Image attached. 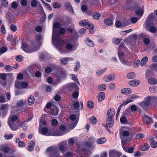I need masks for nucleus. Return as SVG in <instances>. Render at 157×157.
<instances>
[{
  "label": "nucleus",
  "mask_w": 157,
  "mask_h": 157,
  "mask_svg": "<svg viewBox=\"0 0 157 157\" xmlns=\"http://www.w3.org/2000/svg\"><path fill=\"white\" fill-rule=\"evenodd\" d=\"M64 44H66V47L67 49L68 50H71L73 48V45L69 41H66L63 40L61 42L59 41H58L56 45V47L57 48L59 49L60 52H62V51L65 50H63L61 48V45Z\"/></svg>",
  "instance_id": "1"
},
{
  "label": "nucleus",
  "mask_w": 157,
  "mask_h": 157,
  "mask_svg": "<svg viewBox=\"0 0 157 157\" xmlns=\"http://www.w3.org/2000/svg\"><path fill=\"white\" fill-rule=\"evenodd\" d=\"M21 48L25 52L28 53H32L37 50L34 49L33 47L28 45L25 42L22 43Z\"/></svg>",
  "instance_id": "2"
},
{
  "label": "nucleus",
  "mask_w": 157,
  "mask_h": 157,
  "mask_svg": "<svg viewBox=\"0 0 157 157\" xmlns=\"http://www.w3.org/2000/svg\"><path fill=\"white\" fill-rule=\"evenodd\" d=\"M118 54L120 61L124 65L128 66L129 65V62L127 61L126 59H125V57L126 56H125V54L120 50V51H118Z\"/></svg>",
  "instance_id": "3"
},
{
  "label": "nucleus",
  "mask_w": 157,
  "mask_h": 157,
  "mask_svg": "<svg viewBox=\"0 0 157 157\" xmlns=\"http://www.w3.org/2000/svg\"><path fill=\"white\" fill-rule=\"evenodd\" d=\"M151 97L150 96H148L145 99L144 101H142L140 103V105L144 109H145L146 107L148 106L150 103Z\"/></svg>",
  "instance_id": "4"
},
{
  "label": "nucleus",
  "mask_w": 157,
  "mask_h": 157,
  "mask_svg": "<svg viewBox=\"0 0 157 157\" xmlns=\"http://www.w3.org/2000/svg\"><path fill=\"white\" fill-rule=\"evenodd\" d=\"M67 88L69 90L71 91H78L79 90L77 85L75 82H72L69 84L67 86Z\"/></svg>",
  "instance_id": "5"
},
{
  "label": "nucleus",
  "mask_w": 157,
  "mask_h": 157,
  "mask_svg": "<svg viewBox=\"0 0 157 157\" xmlns=\"http://www.w3.org/2000/svg\"><path fill=\"white\" fill-rule=\"evenodd\" d=\"M114 120L112 117H108L106 121V124H102V125L103 126H107L109 128H111L113 125Z\"/></svg>",
  "instance_id": "6"
},
{
  "label": "nucleus",
  "mask_w": 157,
  "mask_h": 157,
  "mask_svg": "<svg viewBox=\"0 0 157 157\" xmlns=\"http://www.w3.org/2000/svg\"><path fill=\"white\" fill-rule=\"evenodd\" d=\"M8 104H2L0 106V109L3 113V114H2L3 116H5L6 115L8 110Z\"/></svg>",
  "instance_id": "7"
},
{
  "label": "nucleus",
  "mask_w": 157,
  "mask_h": 157,
  "mask_svg": "<svg viewBox=\"0 0 157 157\" xmlns=\"http://www.w3.org/2000/svg\"><path fill=\"white\" fill-rule=\"evenodd\" d=\"M18 121H16V123L8 122V125L11 129L14 131H16L18 129Z\"/></svg>",
  "instance_id": "8"
},
{
  "label": "nucleus",
  "mask_w": 157,
  "mask_h": 157,
  "mask_svg": "<svg viewBox=\"0 0 157 157\" xmlns=\"http://www.w3.org/2000/svg\"><path fill=\"white\" fill-rule=\"evenodd\" d=\"M115 110L113 108L109 109L107 113V115L108 117H114L115 113Z\"/></svg>",
  "instance_id": "9"
},
{
  "label": "nucleus",
  "mask_w": 157,
  "mask_h": 157,
  "mask_svg": "<svg viewBox=\"0 0 157 157\" xmlns=\"http://www.w3.org/2000/svg\"><path fill=\"white\" fill-rule=\"evenodd\" d=\"M0 150L1 151L6 154H8L10 151V147L5 145H2L0 147Z\"/></svg>",
  "instance_id": "10"
},
{
  "label": "nucleus",
  "mask_w": 157,
  "mask_h": 157,
  "mask_svg": "<svg viewBox=\"0 0 157 157\" xmlns=\"http://www.w3.org/2000/svg\"><path fill=\"white\" fill-rule=\"evenodd\" d=\"M105 94L103 92H100L98 95V102H100L104 100L105 98Z\"/></svg>",
  "instance_id": "11"
},
{
  "label": "nucleus",
  "mask_w": 157,
  "mask_h": 157,
  "mask_svg": "<svg viewBox=\"0 0 157 157\" xmlns=\"http://www.w3.org/2000/svg\"><path fill=\"white\" fill-rule=\"evenodd\" d=\"M18 117L17 115H13L10 116L8 120V122L16 123Z\"/></svg>",
  "instance_id": "12"
},
{
  "label": "nucleus",
  "mask_w": 157,
  "mask_h": 157,
  "mask_svg": "<svg viewBox=\"0 0 157 157\" xmlns=\"http://www.w3.org/2000/svg\"><path fill=\"white\" fill-rule=\"evenodd\" d=\"M91 23L88 22L87 20H83L80 21L79 22V25L82 27L88 26V27Z\"/></svg>",
  "instance_id": "13"
},
{
  "label": "nucleus",
  "mask_w": 157,
  "mask_h": 157,
  "mask_svg": "<svg viewBox=\"0 0 157 157\" xmlns=\"http://www.w3.org/2000/svg\"><path fill=\"white\" fill-rule=\"evenodd\" d=\"M121 93L124 95L129 94L132 92V90L129 88H124L122 89L121 91Z\"/></svg>",
  "instance_id": "14"
},
{
  "label": "nucleus",
  "mask_w": 157,
  "mask_h": 157,
  "mask_svg": "<svg viewBox=\"0 0 157 157\" xmlns=\"http://www.w3.org/2000/svg\"><path fill=\"white\" fill-rule=\"evenodd\" d=\"M140 82L139 80L134 79L129 82V84L132 86H136L140 84Z\"/></svg>",
  "instance_id": "15"
},
{
  "label": "nucleus",
  "mask_w": 157,
  "mask_h": 157,
  "mask_svg": "<svg viewBox=\"0 0 157 157\" xmlns=\"http://www.w3.org/2000/svg\"><path fill=\"white\" fill-rule=\"evenodd\" d=\"M65 7L66 10L71 12H74V10L71 3L69 2H66L65 3Z\"/></svg>",
  "instance_id": "16"
},
{
  "label": "nucleus",
  "mask_w": 157,
  "mask_h": 157,
  "mask_svg": "<svg viewBox=\"0 0 157 157\" xmlns=\"http://www.w3.org/2000/svg\"><path fill=\"white\" fill-rule=\"evenodd\" d=\"M29 145L28 147V150L30 151H33L34 149V147L35 145V142L33 141H31L29 143Z\"/></svg>",
  "instance_id": "17"
},
{
  "label": "nucleus",
  "mask_w": 157,
  "mask_h": 157,
  "mask_svg": "<svg viewBox=\"0 0 157 157\" xmlns=\"http://www.w3.org/2000/svg\"><path fill=\"white\" fill-rule=\"evenodd\" d=\"M104 22L105 24L109 26L112 25L113 24L112 20L109 18H105L104 20Z\"/></svg>",
  "instance_id": "18"
},
{
  "label": "nucleus",
  "mask_w": 157,
  "mask_h": 157,
  "mask_svg": "<svg viewBox=\"0 0 157 157\" xmlns=\"http://www.w3.org/2000/svg\"><path fill=\"white\" fill-rule=\"evenodd\" d=\"M107 68H105L103 69H99L97 71L96 74L98 76L102 75L107 71Z\"/></svg>",
  "instance_id": "19"
},
{
  "label": "nucleus",
  "mask_w": 157,
  "mask_h": 157,
  "mask_svg": "<svg viewBox=\"0 0 157 157\" xmlns=\"http://www.w3.org/2000/svg\"><path fill=\"white\" fill-rule=\"evenodd\" d=\"M144 119L146 124H148L152 122V119L150 117L146 115H144Z\"/></svg>",
  "instance_id": "20"
},
{
  "label": "nucleus",
  "mask_w": 157,
  "mask_h": 157,
  "mask_svg": "<svg viewBox=\"0 0 157 157\" xmlns=\"http://www.w3.org/2000/svg\"><path fill=\"white\" fill-rule=\"evenodd\" d=\"M132 101V100H127L126 101L123 102L119 106L117 110L120 111L122 106L126 105L128 103Z\"/></svg>",
  "instance_id": "21"
},
{
  "label": "nucleus",
  "mask_w": 157,
  "mask_h": 157,
  "mask_svg": "<svg viewBox=\"0 0 157 157\" xmlns=\"http://www.w3.org/2000/svg\"><path fill=\"white\" fill-rule=\"evenodd\" d=\"M148 60V58L147 56H145L142 59L141 62H140V65L141 66L145 65Z\"/></svg>",
  "instance_id": "22"
},
{
  "label": "nucleus",
  "mask_w": 157,
  "mask_h": 157,
  "mask_svg": "<svg viewBox=\"0 0 157 157\" xmlns=\"http://www.w3.org/2000/svg\"><path fill=\"white\" fill-rule=\"evenodd\" d=\"M126 57L127 59V61L129 60L130 62H132L133 59V54L131 52H128L127 55H126Z\"/></svg>",
  "instance_id": "23"
},
{
  "label": "nucleus",
  "mask_w": 157,
  "mask_h": 157,
  "mask_svg": "<svg viewBox=\"0 0 157 157\" xmlns=\"http://www.w3.org/2000/svg\"><path fill=\"white\" fill-rule=\"evenodd\" d=\"M148 82L150 84H155L157 83V80L155 78H151L148 79Z\"/></svg>",
  "instance_id": "24"
},
{
  "label": "nucleus",
  "mask_w": 157,
  "mask_h": 157,
  "mask_svg": "<svg viewBox=\"0 0 157 157\" xmlns=\"http://www.w3.org/2000/svg\"><path fill=\"white\" fill-rule=\"evenodd\" d=\"M35 100V98L33 95L30 96L28 99L29 104V105L33 104Z\"/></svg>",
  "instance_id": "25"
},
{
  "label": "nucleus",
  "mask_w": 157,
  "mask_h": 157,
  "mask_svg": "<svg viewBox=\"0 0 157 157\" xmlns=\"http://www.w3.org/2000/svg\"><path fill=\"white\" fill-rule=\"evenodd\" d=\"M121 40V39L114 37L112 39V41L113 44L116 45H118Z\"/></svg>",
  "instance_id": "26"
},
{
  "label": "nucleus",
  "mask_w": 157,
  "mask_h": 157,
  "mask_svg": "<svg viewBox=\"0 0 157 157\" xmlns=\"http://www.w3.org/2000/svg\"><path fill=\"white\" fill-rule=\"evenodd\" d=\"M101 14L99 12H95L92 15L93 18L96 20H98L101 17Z\"/></svg>",
  "instance_id": "27"
},
{
  "label": "nucleus",
  "mask_w": 157,
  "mask_h": 157,
  "mask_svg": "<svg viewBox=\"0 0 157 157\" xmlns=\"http://www.w3.org/2000/svg\"><path fill=\"white\" fill-rule=\"evenodd\" d=\"M86 44L90 47H93L94 46V44L93 42L90 40L89 38H86L85 40Z\"/></svg>",
  "instance_id": "28"
},
{
  "label": "nucleus",
  "mask_w": 157,
  "mask_h": 157,
  "mask_svg": "<svg viewBox=\"0 0 157 157\" xmlns=\"http://www.w3.org/2000/svg\"><path fill=\"white\" fill-rule=\"evenodd\" d=\"M149 147L150 146L148 144H144L141 147L140 149L142 151H147L149 149Z\"/></svg>",
  "instance_id": "29"
},
{
  "label": "nucleus",
  "mask_w": 157,
  "mask_h": 157,
  "mask_svg": "<svg viewBox=\"0 0 157 157\" xmlns=\"http://www.w3.org/2000/svg\"><path fill=\"white\" fill-rule=\"evenodd\" d=\"M127 77L128 79H133L135 78V74L133 72H130L127 74Z\"/></svg>",
  "instance_id": "30"
},
{
  "label": "nucleus",
  "mask_w": 157,
  "mask_h": 157,
  "mask_svg": "<svg viewBox=\"0 0 157 157\" xmlns=\"http://www.w3.org/2000/svg\"><path fill=\"white\" fill-rule=\"evenodd\" d=\"M121 123L122 124H127L128 121L125 117L121 116L120 119Z\"/></svg>",
  "instance_id": "31"
},
{
  "label": "nucleus",
  "mask_w": 157,
  "mask_h": 157,
  "mask_svg": "<svg viewBox=\"0 0 157 157\" xmlns=\"http://www.w3.org/2000/svg\"><path fill=\"white\" fill-rule=\"evenodd\" d=\"M107 139L105 138L102 137L99 138L97 144H102L105 142Z\"/></svg>",
  "instance_id": "32"
},
{
  "label": "nucleus",
  "mask_w": 157,
  "mask_h": 157,
  "mask_svg": "<svg viewBox=\"0 0 157 157\" xmlns=\"http://www.w3.org/2000/svg\"><path fill=\"white\" fill-rule=\"evenodd\" d=\"M87 105L89 109H92L94 106V103L92 101L90 100L87 101Z\"/></svg>",
  "instance_id": "33"
},
{
  "label": "nucleus",
  "mask_w": 157,
  "mask_h": 157,
  "mask_svg": "<svg viewBox=\"0 0 157 157\" xmlns=\"http://www.w3.org/2000/svg\"><path fill=\"white\" fill-rule=\"evenodd\" d=\"M90 121L91 124H95L97 123L98 120L94 116H92L90 118Z\"/></svg>",
  "instance_id": "34"
},
{
  "label": "nucleus",
  "mask_w": 157,
  "mask_h": 157,
  "mask_svg": "<svg viewBox=\"0 0 157 157\" xmlns=\"http://www.w3.org/2000/svg\"><path fill=\"white\" fill-rule=\"evenodd\" d=\"M59 148L60 151L63 153H64L65 152V147L64 144H59Z\"/></svg>",
  "instance_id": "35"
},
{
  "label": "nucleus",
  "mask_w": 157,
  "mask_h": 157,
  "mask_svg": "<svg viewBox=\"0 0 157 157\" xmlns=\"http://www.w3.org/2000/svg\"><path fill=\"white\" fill-rule=\"evenodd\" d=\"M149 91L152 93H155L157 92V87L156 86H152L149 88Z\"/></svg>",
  "instance_id": "36"
},
{
  "label": "nucleus",
  "mask_w": 157,
  "mask_h": 157,
  "mask_svg": "<svg viewBox=\"0 0 157 157\" xmlns=\"http://www.w3.org/2000/svg\"><path fill=\"white\" fill-rule=\"evenodd\" d=\"M106 87L105 84H101L98 86V90L100 91H103L106 89Z\"/></svg>",
  "instance_id": "37"
},
{
  "label": "nucleus",
  "mask_w": 157,
  "mask_h": 157,
  "mask_svg": "<svg viewBox=\"0 0 157 157\" xmlns=\"http://www.w3.org/2000/svg\"><path fill=\"white\" fill-rule=\"evenodd\" d=\"M151 140H153V141L151 143V146L152 148H155L157 147V142L153 140V139H151L150 141H151Z\"/></svg>",
  "instance_id": "38"
},
{
  "label": "nucleus",
  "mask_w": 157,
  "mask_h": 157,
  "mask_svg": "<svg viewBox=\"0 0 157 157\" xmlns=\"http://www.w3.org/2000/svg\"><path fill=\"white\" fill-rule=\"evenodd\" d=\"M89 29V33L90 34H93L94 33V26L93 24L91 23L88 26Z\"/></svg>",
  "instance_id": "39"
},
{
  "label": "nucleus",
  "mask_w": 157,
  "mask_h": 157,
  "mask_svg": "<svg viewBox=\"0 0 157 157\" xmlns=\"http://www.w3.org/2000/svg\"><path fill=\"white\" fill-rule=\"evenodd\" d=\"M61 63L63 65H66L68 63V59L67 57L65 58H62L60 60Z\"/></svg>",
  "instance_id": "40"
},
{
  "label": "nucleus",
  "mask_w": 157,
  "mask_h": 157,
  "mask_svg": "<svg viewBox=\"0 0 157 157\" xmlns=\"http://www.w3.org/2000/svg\"><path fill=\"white\" fill-rule=\"evenodd\" d=\"M75 67L74 68V71H77L78 69L81 67L80 64L78 61H77L75 63Z\"/></svg>",
  "instance_id": "41"
},
{
  "label": "nucleus",
  "mask_w": 157,
  "mask_h": 157,
  "mask_svg": "<svg viewBox=\"0 0 157 157\" xmlns=\"http://www.w3.org/2000/svg\"><path fill=\"white\" fill-rule=\"evenodd\" d=\"M104 80L106 82H109L112 80V77L110 75H105L103 78Z\"/></svg>",
  "instance_id": "42"
},
{
  "label": "nucleus",
  "mask_w": 157,
  "mask_h": 157,
  "mask_svg": "<svg viewBox=\"0 0 157 157\" xmlns=\"http://www.w3.org/2000/svg\"><path fill=\"white\" fill-rule=\"evenodd\" d=\"M27 122V121L25 120H24L23 121H21L18 124V127L22 128L25 126Z\"/></svg>",
  "instance_id": "43"
},
{
  "label": "nucleus",
  "mask_w": 157,
  "mask_h": 157,
  "mask_svg": "<svg viewBox=\"0 0 157 157\" xmlns=\"http://www.w3.org/2000/svg\"><path fill=\"white\" fill-rule=\"evenodd\" d=\"M149 31L151 33H155L156 32L157 29L154 26H151L149 28Z\"/></svg>",
  "instance_id": "44"
},
{
  "label": "nucleus",
  "mask_w": 157,
  "mask_h": 157,
  "mask_svg": "<svg viewBox=\"0 0 157 157\" xmlns=\"http://www.w3.org/2000/svg\"><path fill=\"white\" fill-rule=\"evenodd\" d=\"M135 13L137 15L141 16L143 15L144 13V11L142 10L138 9L136 10Z\"/></svg>",
  "instance_id": "45"
},
{
  "label": "nucleus",
  "mask_w": 157,
  "mask_h": 157,
  "mask_svg": "<svg viewBox=\"0 0 157 157\" xmlns=\"http://www.w3.org/2000/svg\"><path fill=\"white\" fill-rule=\"evenodd\" d=\"M10 28L11 30L13 32H15L17 30V26L14 25H10Z\"/></svg>",
  "instance_id": "46"
},
{
  "label": "nucleus",
  "mask_w": 157,
  "mask_h": 157,
  "mask_svg": "<svg viewBox=\"0 0 157 157\" xmlns=\"http://www.w3.org/2000/svg\"><path fill=\"white\" fill-rule=\"evenodd\" d=\"M7 48L5 47H2L0 48V56L3 53L6 52Z\"/></svg>",
  "instance_id": "47"
},
{
  "label": "nucleus",
  "mask_w": 157,
  "mask_h": 157,
  "mask_svg": "<svg viewBox=\"0 0 157 157\" xmlns=\"http://www.w3.org/2000/svg\"><path fill=\"white\" fill-rule=\"evenodd\" d=\"M71 76V79L74 81L75 82H77L78 83H79V81L78 79L76 76L73 74H71L70 75Z\"/></svg>",
  "instance_id": "48"
},
{
  "label": "nucleus",
  "mask_w": 157,
  "mask_h": 157,
  "mask_svg": "<svg viewBox=\"0 0 157 157\" xmlns=\"http://www.w3.org/2000/svg\"><path fill=\"white\" fill-rule=\"evenodd\" d=\"M4 69L8 71H10L13 69V68L10 65H6L4 67Z\"/></svg>",
  "instance_id": "49"
},
{
  "label": "nucleus",
  "mask_w": 157,
  "mask_h": 157,
  "mask_svg": "<svg viewBox=\"0 0 157 157\" xmlns=\"http://www.w3.org/2000/svg\"><path fill=\"white\" fill-rule=\"evenodd\" d=\"M61 25L60 23L58 21L55 22L53 25V28L56 29H59L60 28Z\"/></svg>",
  "instance_id": "50"
},
{
  "label": "nucleus",
  "mask_w": 157,
  "mask_h": 157,
  "mask_svg": "<svg viewBox=\"0 0 157 157\" xmlns=\"http://www.w3.org/2000/svg\"><path fill=\"white\" fill-rule=\"evenodd\" d=\"M154 18V15L153 12L150 14L147 18V20L153 21Z\"/></svg>",
  "instance_id": "51"
},
{
  "label": "nucleus",
  "mask_w": 157,
  "mask_h": 157,
  "mask_svg": "<svg viewBox=\"0 0 157 157\" xmlns=\"http://www.w3.org/2000/svg\"><path fill=\"white\" fill-rule=\"evenodd\" d=\"M46 151L51 153H54L55 152V148L52 147H49L46 149Z\"/></svg>",
  "instance_id": "52"
},
{
  "label": "nucleus",
  "mask_w": 157,
  "mask_h": 157,
  "mask_svg": "<svg viewBox=\"0 0 157 157\" xmlns=\"http://www.w3.org/2000/svg\"><path fill=\"white\" fill-rule=\"evenodd\" d=\"M6 74L4 73H0V78H1L2 80H6Z\"/></svg>",
  "instance_id": "53"
},
{
  "label": "nucleus",
  "mask_w": 157,
  "mask_h": 157,
  "mask_svg": "<svg viewBox=\"0 0 157 157\" xmlns=\"http://www.w3.org/2000/svg\"><path fill=\"white\" fill-rule=\"evenodd\" d=\"M139 97V96L136 95L135 94H134L132 96H130V98L128 99L127 100H132V101L133 100L138 98Z\"/></svg>",
  "instance_id": "54"
},
{
  "label": "nucleus",
  "mask_w": 157,
  "mask_h": 157,
  "mask_svg": "<svg viewBox=\"0 0 157 157\" xmlns=\"http://www.w3.org/2000/svg\"><path fill=\"white\" fill-rule=\"evenodd\" d=\"M37 1L36 0H33L31 2V6L33 7H36L37 5Z\"/></svg>",
  "instance_id": "55"
},
{
  "label": "nucleus",
  "mask_w": 157,
  "mask_h": 157,
  "mask_svg": "<svg viewBox=\"0 0 157 157\" xmlns=\"http://www.w3.org/2000/svg\"><path fill=\"white\" fill-rule=\"evenodd\" d=\"M18 40L16 38H14L11 42V44L12 46H15L16 44H18Z\"/></svg>",
  "instance_id": "56"
},
{
  "label": "nucleus",
  "mask_w": 157,
  "mask_h": 157,
  "mask_svg": "<svg viewBox=\"0 0 157 157\" xmlns=\"http://www.w3.org/2000/svg\"><path fill=\"white\" fill-rule=\"evenodd\" d=\"M15 87L17 89H19L21 88V82L18 81H16L15 82Z\"/></svg>",
  "instance_id": "57"
},
{
  "label": "nucleus",
  "mask_w": 157,
  "mask_h": 157,
  "mask_svg": "<svg viewBox=\"0 0 157 157\" xmlns=\"http://www.w3.org/2000/svg\"><path fill=\"white\" fill-rule=\"evenodd\" d=\"M52 104L50 102H48L47 103V104L45 106V107L44 108V110L45 111H47L46 109H50L52 107Z\"/></svg>",
  "instance_id": "58"
},
{
  "label": "nucleus",
  "mask_w": 157,
  "mask_h": 157,
  "mask_svg": "<svg viewBox=\"0 0 157 157\" xmlns=\"http://www.w3.org/2000/svg\"><path fill=\"white\" fill-rule=\"evenodd\" d=\"M48 131V129L46 127L43 128L41 130V133L42 135H44L46 134Z\"/></svg>",
  "instance_id": "59"
},
{
  "label": "nucleus",
  "mask_w": 157,
  "mask_h": 157,
  "mask_svg": "<svg viewBox=\"0 0 157 157\" xmlns=\"http://www.w3.org/2000/svg\"><path fill=\"white\" fill-rule=\"evenodd\" d=\"M52 6L54 8H59L61 6L60 4L58 2H54Z\"/></svg>",
  "instance_id": "60"
},
{
  "label": "nucleus",
  "mask_w": 157,
  "mask_h": 157,
  "mask_svg": "<svg viewBox=\"0 0 157 157\" xmlns=\"http://www.w3.org/2000/svg\"><path fill=\"white\" fill-rule=\"evenodd\" d=\"M79 95L78 90V91H75L72 94V97L75 98H78Z\"/></svg>",
  "instance_id": "61"
},
{
  "label": "nucleus",
  "mask_w": 157,
  "mask_h": 157,
  "mask_svg": "<svg viewBox=\"0 0 157 157\" xmlns=\"http://www.w3.org/2000/svg\"><path fill=\"white\" fill-rule=\"evenodd\" d=\"M58 123V122L57 120L53 119L52 121L51 124L52 125V126H56L57 125Z\"/></svg>",
  "instance_id": "62"
},
{
  "label": "nucleus",
  "mask_w": 157,
  "mask_h": 157,
  "mask_svg": "<svg viewBox=\"0 0 157 157\" xmlns=\"http://www.w3.org/2000/svg\"><path fill=\"white\" fill-rule=\"evenodd\" d=\"M152 21H150L149 20H147L145 22L146 25L147 27L153 25V24L151 22Z\"/></svg>",
  "instance_id": "63"
},
{
  "label": "nucleus",
  "mask_w": 157,
  "mask_h": 157,
  "mask_svg": "<svg viewBox=\"0 0 157 157\" xmlns=\"http://www.w3.org/2000/svg\"><path fill=\"white\" fill-rule=\"evenodd\" d=\"M151 68L152 70H157V63H153L151 65Z\"/></svg>",
  "instance_id": "64"
}]
</instances>
